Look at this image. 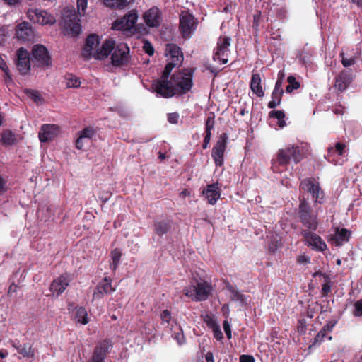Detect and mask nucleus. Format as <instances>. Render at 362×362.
<instances>
[{
    "instance_id": "f257e3e1",
    "label": "nucleus",
    "mask_w": 362,
    "mask_h": 362,
    "mask_svg": "<svg viewBox=\"0 0 362 362\" xmlns=\"http://www.w3.org/2000/svg\"><path fill=\"white\" fill-rule=\"evenodd\" d=\"M305 155L304 148L296 145H288L278 151L276 160H272L271 169L275 173H280L281 170L279 167H286L291 160L298 163L304 158Z\"/></svg>"
},
{
    "instance_id": "f03ea898",
    "label": "nucleus",
    "mask_w": 362,
    "mask_h": 362,
    "mask_svg": "<svg viewBox=\"0 0 362 362\" xmlns=\"http://www.w3.org/2000/svg\"><path fill=\"white\" fill-rule=\"evenodd\" d=\"M299 204L296 209V214L299 221L310 231L317 230L319 225L318 213L313 210L305 196H299Z\"/></svg>"
},
{
    "instance_id": "7ed1b4c3",
    "label": "nucleus",
    "mask_w": 362,
    "mask_h": 362,
    "mask_svg": "<svg viewBox=\"0 0 362 362\" xmlns=\"http://www.w3.org/2000/svg\"><path fill=\"white\" fill-rule=\"evenodd\" d=\"M194 70L192 68L184 69L174 73L170 81L176 89L177 95H182L189 92L193 86V75Z\"/></svg>"
},
{
    "instance_id": "20e7f679",
    "label": "nucleus",
    "mask_w": 362,
    "mask_h": 362,
    "mask_svg": "<svg viewBox=\"0 0 362 362\" xmlns=\"http://www.w3.org/2000/svg\"><path fill=\"white\" fill-rule=\"evenodd\" d=\"M300 190L310 193L315 204H322L325 201V192L320 183L313 177L303 180L299 185Z\"/></svg>"
},
{
    "instance_id": "39448f33",
    "label": "nucleus",
    "mask_w": 362,
    "mask_h": 362,
    "mask_svg": "<svg viewBox=\"0 0 362 362\" xmlns=\"http://www.w3.org/2000/svg\"><path fill=\"white\" fill-rule=\"evenodd\" d=\"M197 20L189 10H183L180 14L179 30L183 38L189 39L196 30Z\"/></svg>"
},
{
    "instance_id": "423d86ee",
    "label": "nucleus",
    "mask_w": 362,
    "mask_h": 362,
    "mask_svg": "<svg viewBox=\"0 0 362 362\" xmlns=\"http://www.w3.org/2000/svg\"><path fill=\"white\" fill-rule=\"evenodd\" d=\"M130 59L129 47L125 43H119L112 53L111 64L115 67L127 66Z\"/></svg>"
},
{
    "instance_id": "0eeeda50",
    "label": "nucleus",
    "mask_w": 362,
    "mask_h": 362,
    "mask_svg": "<svg viewBox=\"0 0 362 362\" xmlns=\"http://www.w3.org/2000/svg\"><path fill=\"white\" fill-rule=\"evenodd\" d=\"M65 29L72 36L78 35L81 31V25L78 14L73 10L65 8L63 12Z\"/></svg>"
},
{
    "instance_id": "6e6552de",
    "label": "nucleus",
    "mask_w": 362,
    "mask_h": 362,
    "mask_svg": "<svg viewBox=\"0 0 362 362\" xmlns=\"http://www.w3.org/2000/svg\"><path fill=\"white\" fill-rule=\"evenodd\" d=\"M228 135L227 133H222L214 146L211 152V156L216 166L221 167L224 163V153L227 146Z\"/></svg>"
},
{
    "instance_id": "1a4fd4ad",
    "label": "nucleus",
    "mask_w": 362,
    "mask_h": 362,
    "mask_svg": "<svg viewBox=\"0 0 362 362\" xmlns=\"http://www.w3.org/2000/svg\"><path fill=\"white\" fill-rule=\"evenodd\" d=\"M346 152V145L342 142H337L334 146H330L327 149V153L325 156L326 160L334 165H342L344 160L337 156H344Z\"/></svg>"
},
{
    "instance_id": "9d476101",
    "label": "nucleus",
    "mask_w": 362,
    "mask_h": 362,
    "mask_svg": "<svg viewBox=\"0 0 362 362\" xmlns=\"http://www.w3.org/2000/svg\"><path fill=\"white\" fill-rule=\"evenodd\" d=\"M112 347V344L110 339L103 340L95 347L90 358L87 362H105V359Z\"/></svg>"
},
{
    "instance_id": "9b49d317",
    "label": "nucleus",
    "mask_w": 362,
    "mask_h": 362,
    "mask_svg": "<svg viewBox=\"0 0 362 362\" xmlns=\"http://www.w3.org/2000/svg\"><path fill=\"white\" fill-rule=\"evenodd\" d=\"M230 45V38L227 36L220 37L218 42L216 51L214 52V59H217L221 61L223 64L228 62V56L230 52L229 47Z\"/></svg>"
},
{
    "instance_id": "f8f14e48",
    "label": "nucleus",
    "mask_w": 362,
    "mask_h": 362,
    "mask_svg": "<svg viewBox=\"0 0 362 362\" xmlns=\"http://www.w3.org/2000/svg\"><path fill=\"white\" fill-rule=\"evenodd\" d=\"M112 279L109 276H105L95 287L93 293V300H100L105 295L110 294L116 291V288L112 286Z\"/></svg>"
},
{
    "instance_id": "ddd939ff",
    "label": "nucleus",
    "mask_w": 362,
    "mask_h": 362,
    "mask_svg": "<svg viewBox=\"0 0 362 362\" xmlns=\"http://www.w3.org/2000/svg\"><path fill=\"white\" fill-rule=\"evenodd\" d=\"M155 91L165 98H172L177 95L176 89L171 81L160 78L153 84Z\"/></svg>"
},
{
    "instance_id": "4468645a",
    "label": "nucleus",
    "mask_w": 362,
    "mask_h": 362,
    "mask_svg": "<svg viewBox=\"0 0 362 362\" xmlns=\"http://www.w3.org/2000/svg\"><path fill=\"white\" fill-rule=\"evenodd\" d=\"M137 19L136 11L132 10L122 18L117 20L113 24V28L118 30H130L134 28Z\"/></svg>"
},
{
    "instance_id": "2eb2a0df",
    "label": "nucleus",
    "mask_w": 362,
    "mask_h": 362,
    "mask_svg": "<svg viewBox=\"0 0 362 362\" xmlns=\"http://www.w3.org/2000/svg\"><path fill=\"white\" fill-rule=\"evenodd\" d=\"M33 59L39 66H48L51 64V57L47 48L42 45H35L32 49Z\"/></svg>"
},
{
    "instance_id": "dca6fc26",
    "label": "nucleus",
    "mask_w": 362,
    "mask_h": 362,
    "mask_svg": "<svg viewBox=\"0 0 362 362\" xmlns=\"http://www.w3.org/2000/svg\"><path fill=\"white\" fill-rule=\"evenodd\" d=\"M16 68L22 75H26L30 70V61L29 52L23 47L17 52Z\"/></svg>"
},
{
    "instance_id": "f3484780",
    "label": "nucleus",
    "mask_w": 362,
    "mask_h": 362,
    "mask_svg": "<svg viewBox=\"0 0 362 362\" xmlns=\"http://www.w3.org/2000/svg\"><path fill=\"white\" fill-rule=\"evenodd\" d=\"M16 36L18 40L30 42L35 38V32L29 22L23 21L19 23L16 28Z\"/></svg>"
},
{
    "instance_id": "a211bd4d",
    "label": "nucleus",
    "mask_w": 362,
    "mask_h": 362,
    "mask_svg": "<svg viewBox=\"0 0 362 362\" xmlns=\"http://www.w3.org/2000/svg\"><path fill=\"white\" fill-rule=\"evenodd\" d=\"M308 230H303L301 234L303 237L308 241L309 244L316 250L323 252L327 249V245L322 238Z\"/></svg>"
},
{
    "instance_id": "6ab92c4d",
    "label": "nucleus",
    "mask_w": 362,
    "mask_h": 362,
    "mask_svg": "<svg viewBox=\"0 0 362 362\" xmlns=\"http://www.w3.org/2000/svg\"><path fill=\"white\" fill-rule=\"evenodd\" d=\"M144 20L148 26L158 28L162 21V13L158 7L153 6L144 13Z\"/></svg>"
},
{
    "instance_id": "aec40b11",
    "label": "nucleus",
    "mask_w": 362,
    "mask_h": 362,
    "mask_svg": "<svg viewBox=\"0 0 362 362\" xmlns=\"http://www.w3.org/2000/svg\"><path fill=\"white\" fill-rule=\"evenodd\" d=\"M334 86L342 93L353 81V76L351 70L344 69L337 74L334 78Z\"/></svg>"
},
{
    "instance_id": "412c9836",
    "label": "nucleus",
    "mask_w": 362,
    "mask_h": 362,
    "mask_svg": "<svg viewBox=\"0 0 362 362\" xmlns=\"http://www.w3.org/2000/svg\"><path fill=\"white\" fill-rule=\"evenodd\" d=\"M59 132V128L56 124H43L38 134L41 142H47L55 138Z\"/></svg>"
},
{
    "instance_id": "4be33fe9",
    "label": "nucleus",
    "mask_w": 362,
    "mask_h": 362,
    "mask_svg": "<svg viewBox=\"0 0 362 362\" xmlns=\"http://www.w3.org/2000/svg\"><path fill=\"white\" fill-rule=\"evenodd\" d=\"M211 284L206 281L201 280L196 284V296L195 300L197 301L206 300L212 291Z\"/></svg>"
},
{
    "instance_id": "5701e85b",
    "label": "nucleus",
    "mask_w": 362,
    "mask_h": 362,
    "mask_svg": "<svg viewBox=\"0 0 362 362\" xmlns=\"http://www.w3.org/2000/svg\"><path fill=\"white\" fill-rule=\"evenodd\" d=\"M208 203L214 205L221 197V189L218 187V183H212L206 185V187L202 191Z\"/></svg>"
},
{
    "instance_id": "b1692460",
    "label": "nucleus",
    "mask_w": 362,
    "mask_h": 362,
    "mask_svg": "<svg viewBox=\"0 0 362 362\" xmlns=\"http://www.w3.org/2000/svg\"><path fill=\"white\" fill-rule=\"evenodd\" d=\"M71 281L70 277L67 274H62L54 279L50 285V290L57 296L62 294Z\"/></svg>"
},
{
    "instance_id": "393cba45",
    "label": "nucleus",
    "mask_w": 362,
    "mask_h": 362,
    "mask_svg": "<svg viewBox=\"0 0 362 362\" xmlns=\"http://www.w3.org/2000/svg\"><path fill=\"white\" fill-rule=\"evenodd\" d=\"M116 45L114 40H106L101 48L99 50H97L93 54V57L96 59H104L106 58L112 52H114V49L115 48Z\"/></svg>"
},
{
    "instance_id": "a878e982",
    "label": "nucleus",
    "mask_w": 362,
    "mask_h": 362,
    "mask_svg": "<svg viewBox=\"0 0 362 362\" xmlns=\"http://www.w3.org/2000/svg\"><path fill=\"white\" fill-rule=\"evenodd\" d=\"M172 220L170 218L158 219L153 221L155 233L162 237L168 233L172 228Z\"/></svg>"
},
{
    "instance_id": "bb28decb",
    "label": "nucleus",
    "mask_w": 362,
    "mask_h": 362,
    "mask_svg": "<svg viewBox=\"0 0 362 362\" xmlns=\"http://www.w3.org/2000/svg\"><path fill=\"white\" fill-rule=\"evenodd\" d=\"M99 37L95 34L90 35L86 40V43L83 49L82 54L86 58H90L92 51L99 45Z\"/></svg>"
},
{
    "instance_id": "cd10ccee",
    "label": "nucleus",
    "mask_w": 362,
    "mask_h": 362,
    "mask_svg": "<svg viewBox=\"0 0 362 362\" xmlns=\"http://www.w3.org/2000/svg\"><path fill=\"white\" fill-rule=\"evenodd\" d=\"M167 55L170 57V61L177 64H181L183 61V54L181 49L175 44H168L166 47Z\"/></svg>"
},
{
    "instance_id": "c85d7f7f",
    "label": "nucleus",
    "mask_w": 362,
    "mask_h": 362,
    "mask_svg": "<svg viewBox=\"0 0 362 362\" xmlns=\"http://www.w3.org/2000/svg\"><path fill=\"white\" fill-rule=\"evenodd\" d=\"M351 233V231L346 228L339 229L337 228L332 238V240L337 246H341L344 243L349 241Z\"/></svg>"
},
{
    "instance_id": "c756f323",
    "label": "nucleus",
    "mask_w": 362,
    "mask_h": 362,
    "mask_svg": "<svg viewBox=\"0 0 362 362\" xmlns=\"http://www.w3.org/2000/svg\"><path fill=\"white\" fill-rule=\"evenodd\" d=\"M261 76L259 74L255 73L252 74L250 87L252 91L259 98H262L264 95V92L262 89V86L261 84Z\"/></svg>"
},
{
    "instance_id": "7c9ffc66",
    "label": "nucleus",
    "mask_w": 362,
    "mask_h": 362,
    "mask_svg": "<svg viewBox=\"0 0 362 362\" xmlns=\"http://www.w3.org/2000/svg\"><path fill=\"white\" fill-rule=\"evenodd\" d=\"M18 353L21 354L23 358H34L35 351L33 346L30 344H12Z\"/></svg>"
},
{
    "instance_id": "2f4dec72",
    "label": "nucleus",
    "mask_w": 362,
    "mask_h": 362,
    "mask_svg": "<svg viewBox=\"0 0 362 362\" xmlns=\"http://www.w3.org/2000/svg\"><path fill=\"white\" fill-rule=\"evenodd\" d=\"M75 320L76 322L81 325H87L89 322V318L86 309L82 306H76L75 308Z\"/></svg>"
},
{
    "instance_id": "473e14b6",
    "label": "nucleus",
    "mask_w": 362,
    "mask_h": 362,
    "mask_svg": "<svg viewBox=\"0 0 362 362\" xmlns=\"http://www.w3.org/2000/svg\"><path fill=\"white\" fill-rule=\"evenodd\" d=\"M226 288L230 293V298L231 300L239 302L242 305L246 304L245 296L243 294L240 293L229 284L226 286Z\"/></svg>"
},
{
    "instance_id": "72a5a7b5",
    "label": "nucleus",
    "mask_w": 362,
    "mask_h": 362,
    "mask_svg": "<svg viewBox=\"0 0 362 362\" xmlns=\"http://www.w3.org/2000/svg\"><path fill=\"white\" fill-rule=\"evenodd\" d=\"M103 4L112 8L122 9L127 7L134 0H102Z\"/></svg>"
},
{
    "instance_id": "f704fd0d",
    "label": "nucleus",
    "mask_w": 362,
    "mask_h": 362,
    "mask_svg": "<svg viewBox=\"0 0 362 362\" xmlns=\"http://www.w3.org/2000/svg\"><path fill=\"white\" fill-rule=\"evenodd\" d=\"M35 15L36 21L40 24L46 25L54 22L53 18L44 11L36 10Z\"/></svg>"
},
{
    "instance_id": "c9c22d12",
    "label": "nucleus",
    "mask_w": 362,
    "mask_h": 362,
    "mask_svg": "<svg viewBox=\"0 0 362 362\" xmlns=\"http://www.w3.org/2000/svg\"><path fill=\"white\" fill-rule=\"evenodd\" d=\"M284 93V92L273 90L271 95L272 100L268 103L267 107L269 109H274L280 105Z\"/></svg>"
},
{
    "instance_id": "e433bc0d",
    "label": "nucleus",
    "mask_w": 362,
    "mask_h": 362,
    "mask_svg": "<svg viewBox=\"0 0 362 362\" xmlns=\"http://www.w3.org/2000/svg\"><path fill=\"white\" fill-rule=\"evenodd\" d=\"M110 256L112 259V262L110 263V269L112 270V272H115L119 264L122 252L119 249L115 248L111 252Z\"/></svg>"
},
{
    "instance_id": "4c0bfd02",
    "label": "nucleus",
    "mask_w": 362,
    "mask_h": 362,
    "mask_svg": "<svg viewBox=\"0 0 362 362\" xmlns=\"http://www.w3.org/2000/svg\"><path fill=\"white\" fill-rule=\"evenodd\" d=\"M269 117L278 119V126L283 128L286 126L284 118L286 117L284 110H272L269 112Z\"/></svg>"
},
{
    "instance_id": "58836bf2",
    "label": "nucleus",
    "mask_w": 362,
    "mask_h": 362,
    "mask_svg": "<svg viewBox=\"0 0 362 362\" xmlns=\"http://www.w3.org/2000/svg\"><path fill=\"white\" fill-rule=\"evenodd\" d=\"M78 136V143H80L81 139H86L90 141L93 135L95 134V131L92 127H87L83 130L80 131Z\"/></svg>"
},
{
    "instance_id": "ea45409f",
    "label": "nucleus",
    "mask_w": 362,
    "mask_h": 362,
    "mask_svg": "<svg viewBox=\"0 0 362 362\" xmlns=\"http://www.w3.org/2000/svg\"><path fill=\"white\" fill-rule=\"evenodd\" d=\"M16 140L15 135L10 130L4 132L1 135V143L6 146L13 145Z\"/></svg>"
},
{
    "instance_id": "a19ab883",
    "label": "nucleus",
    "mask_w": 362,
    "mask_h": 362,
    "mask_svg": "<svg viewBox=\"0 0 362 362\" xmlns=\"http://www.w3.org/2000/svg\"><path fill=\"white\" fill-rule=\"evenodd\" d=\"M288 85L286 87V91L288 93H292L294 90H297L300 88V83L296 81L293 76H289L287 78Z\"/></svg>"
},
{
    "instance_id": "79ce46f5",
    "label": "nucleus",
    "mask_w": 362,
    "mask_h": 362,
    "mask_svg": "<svg viewBox=\"0 0 362 362\" xmlns=\"http://www.w3.org/2000/svg\"><path fill=\"white\" fill-rule=\"evenodd\" d=\"M215 124V114L213 112H210L206 117L205 122V132L211 133V130L214 129Z\"/></svg>"
},
{
    "instance_id": "37998d69",
    "label": "nucleus",
    "mask_w": 362,
    "mask_h": 362,
    "mask_svg": "<svg viewBox=\"0 0 362 362\" xmlns=\"http://www.w3.org/2000/svg\"><path fill=\"white\" fill-rule=\"evenodd\" d=\"M66 79L67 80L66 86L69 88H77L81 85L80 79L72 74H68L66 76Z\"/></svg>"
},
{
    "instance_id": "c03bdc74",
    "label": "nucleus",
    "mask_w": 362,
    "mask_h": 362,
    "mask_svg": "<svg viewBox=\"0 0 362 362\" xmlns=\"http://www.w3.org/2000/svg\"><path fill=\"white\" fill-rule=\"evenodd\" d=\"M202 318L203 319L204 322L206 323L207 327L210 329H212L216 325H218V323L216 322L214 316L211 314L206 313L204 315H202Z\"/></svg>"
},
{
    "instance_id": "a18cd8bd",
    "label": "nucleus",
    "mask_w": 362,
    "mask_h": 362,
    "mask_svg": "<svg viewBox=\"0 0 362 362\" xmlns=\"http://www.w3.org/2000/svg\"><path fill=\"white\" fill-rule=\"evenodd\" d=\"M24 93L28 98L33 100L35 103H38L42 100V97L37 90L32 89H25Z\"/></svg>"
},
{
    "instance_id": "49530a36",
    "label": "nucleus",
    "mask_w": 362,
    "mask_h": 362,
    "mask_svg": "<svg viewBox=\"0 0 362 362\" xmlns=\"http://www.w3.org/2000/svg\"><path fill=\"white\" fill-rule=\"evenodd\" d=\"M178 64H179L175 63L174 62H171V61L168 62L164 68V70L162 73V76L160 78L168 79L169 76H170L173 69Z\"/></svg>"
},
{
    "instance_id": "de8ad7c7",
    "label": "nucleus",
    "mask_w": 362,
    "mask_h": 362,
    "mask_svg": "<svg viewBox=\"0 0 362 362\" xmlns=\"http://www.w3.org/2000/svg\"><path fill=\"white\" fill-rule=\"evenodd\" d=\"M172 337L175 339L179 345H182L185 342V338L182 329L179 328L177 332L175 331L172 334Z\"/></svg>"
},
{
    "instance_id": "09e8293b",
    "label": "nucleus",
    "mask_w": 362,
    "mask_h": 362,
    "mask_svg": "<svg viewBox=\"0 0 362 362\" xmlns=\"http://www.w3.org/2000/svg\"><path fill=\"white\" fill-rule=\"evenodd\" d=\"M326 338L328 340L332 339V337L331 336L327 337V332H325V331H323L322 329H321V330L316 334V336L315 337L314 344L315 345L317 344H320L322 341H324L325 340Z\"/></svg>"
},
{
    "instance_id": "8fccbe9b",
    "label": "nucleus",
    "mask_w": 362,
    "mask_h": 362,
    "mask_svg": "<svg viewBox=\"0 0 362 362\" xmlns=\"http://www.w3.org/2000/svg\"><path fill=\"white\" fill-rule=\"evenodd\" d=\"M325 283L322 286V296L323 297L327 296L328 293L331 291L330 279L328 276H325Z\"/></svg>"
},
{
    "instance_id": "3c124183",
    "label": "nucleus",
    "mask_w": 362,
    "mask_h": 362,
    "mask_svg": "<svg viewBox=\"0 0 362 362\" xmlns=\"http://www.w3.org/2000/svg\"><path fill=\"white\" fill-rule=\"evenodd\" d=\"M261 18V12L257 11L253 16L252 28L257 33L259 31V21Z\"/></svg>"
},
{
    "instance_id": "603ef678",
    "label": "nucleus",
    "mask_w": 362,
    "mask_h": 362,
    "mask_svg": "<svg viewBox=\"0 0 362 362\" xmlns=\"http://www.w3.org/2000/svg\"><path fill=\"white\" fill-rule=\"evenodd\" d=\"M339 56L341 57V64L344 67H349L351 65L354 64L355 59L353 57L347 59L344 57V53L343 52H340Z\"/></svg>"
},
{
    "instance_id": "864d4df0",
    "label": "nucleus",
    "mask_w": 362,
    "mask_h": 362,
    "mask_svg": "<svg viewBox=\"0 0 362 362\" xmlns=\"http://www.w3.org/2000/svg\"><path fill=\"white\" fill-rule=\"evenodd\" d=\"M183 293L187 297L196 296V286H189L185 287L182 290Z\"/></svg>"
},
{
    "instance_id": "5fc2aeb1",
    "label": "nucleus",
    "mask_w": 362,
    "mask_h": 362,
    "mask_svg": "<svg viewBox=\"0 0 362 362\" xmlns=\"http://www.w3.org/2000/svg\"><path fill=\"white\" fill-rule=\"evenodd\" d=\"M353 314L356 317L362 316V299L357 300L354 303V310Z\"/></svg>"
},
{
    "instance_id": "6e6d98bb",
    "label": "nucleus",
    "mask_w": 362,
    "mask_h": 362,
    "mask_svg": "<svg viewBox=\"0 0 362 362\" xmlns=\"http://www.w3.org/2000/svg\"><path fill=\"white\" fill-rule=\"evenodd\" d=\"M337 322H338V320L336 319L329 320L327 322V323L323 326V327L322 329L325 332H330L332 331L333 328L335 327Z\"/></svg>"
},
{
    "instance_id": "4d7b16f0",
    "label": "nucleus",
    "mask_w": 362,
    "mask_h": 362,
    "mask_svg": "<svg viewBox=\"0 0 362 362\" xmlns=\"http://www.w3.org/2000/svg\"><path fill=\"white\" fill-rule=\"evenodd\" d=\"M211 329L213 331L214 338H216L218 341H221L223 339V334L218 325L212 328Z\"/></svg>"
},
{
    "instance_id": "13d9d810",
    "label": "nucleus",
    "mask_w": 362,
    "mask_h": 362,
    "mask_svg": "<svg viewBox=\"0 0 362 362\" xmlns=\"http://www.w3.org/2000/svg\"><path fill=\"white\" fill-rule=\"evenodd\" d=\"M160 319L164 323H169L171 320V313L168 310H165L160 313Z\"/></svg>"
},
{
    "instance_id": "bf43d9fd",
    "label": "nucleus",
    "mask_w": 362,
    "mask_h": 362,
    "mask_svg": "<svg viewBox=\"0 0 362 362\" xmlns=\"http://www.w3.org/2000/svg\"><path fill=\"white\" fill-rule=\"evenodd\" d=\"M296 262L300 264H306L310 262V257L305 254L297 257Z\"/></svg>"
},
{
    "instance_id": "052dcab7",
    "label": "nucleus",
    "mask_w": 362,
    "mask_h": 362,
    "mask_svg": "<svg viewBox=\"0 0 362 362\" xmlns=\"http://www.w3.org/2000/svg\"><path fill=\"white\" fill-rule=\"evenodd\" d=\"M143 49L145 52V53L148 54L150 56H152L154 53V48L148 41H146L144 42Z\"/></svg>"
},
{
    "instance_id": "680f3d73",
    "label": "nucleus",
    "mask_w": 362,
    "mask_h": 362,
    "mask_svg": "<svg viewBox=\"0 0 362 362\" xmlns=\"http://www.w3.org/2000/svg\"><path fill=\"white\" fill-rule=\"evenodd\" d=\"M179 114L177 112H172L168 114V121L170 124H176L178 123Z\"/></svg>"
},
{
    "instance_id": "e2e57ef3",
    "label": "nucleus",
    "mask_w": 362,
    "mask_h": 362,
    "mask_svg": "<svg viewBox=\"0 0 362 362\" xmlns=\"http://www.w3.org/2000/svg\"><path fill=\"white\" fill-rule=\"evenodd\" d=\"M223 329H224V332L227 336V338L228 339H231L232 336H231V328H230V323L228 322V320H224L223 321Z\"/></svg>"
},
{
    "instance_id": "0e129e2a",
    "label": "nucleus",
    "mask_w": 362,
    "mask_h": 362,
    "mask_svg": "<svg viewBox=\"0 0 362 362\" xmlns=\"http://www.w3.org/2000/svg\"><path fill=\"white\" fill-rule=\"evenodd\" d=\"M239 362H255V358L251 355H242L240 356Z\"/></svg>"
},
{
    "instance_id": "69168bd1",
    "label": "nucleus",
    "mask_w": 362,
    "mask_h": 362,
    "mask_svg": "<svg viewBox=\"0 0 362 362\" xmlns=\"http://www.w3.org/2000/svg\"><path fill=\"white\" fill-rule=\"evenodd\" d=\"M283 81L282 78H279L276 81L275 86L273 90L284 92L282 88Z\"/></svg>"
},
{
    "instance_id": "338daca9",
    "label": "nucleus",
    "mask_w": 362,
    "mask_h": 362,
    "mask_svg": "<svg viewBox=\"0 0 362 362\" xmlns=\"http://www.w3.org/2000/svg\"><path fill=\"white\" fill-rule=\"evenodd\" d=\"M78 9L84 11L87 7V0H77Z\"/></svg>"
},
{
    "instance_id": "774afa93",
    "label": "nucleus",
    "mask_w": 362,
    "mask_h": 362,
    "mask_svg": "<svg viewBox=\"0 0 362 362\" xmlns=\"http://www.w3.org/2000/svg\"><path fill=\"white\" fill-rule=\"evenodd\" d=\"M89 141H87L86 139H81L80 141V143H78V139L76 140V142H75V146L77 149L78 150H81L84 147V145L86 144H87Z\"/></svg>"
}]
</instances>
